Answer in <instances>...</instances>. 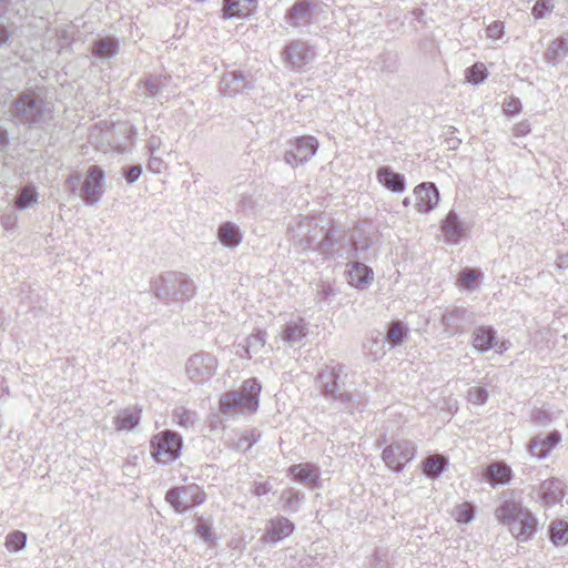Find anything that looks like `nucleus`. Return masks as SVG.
<instances>
[{
  "label": "nucleus",
  "mask_w": 568,
  "mask_h": 568,
  "mask_svg": "<svg viewBox=\"0 0 568 568\" xmlns=\"http://www.w3.org/2000/svg\"><path fill=\"white\" fill-rule=\"evenodd\" d=\"M155 297L166 306L181 307L196 294L194 281L185 273L168 271L152 282Z\"/></svg>",
  "instance_id": "obj_1"
},
{
  "label": "nucleus",
  "mask_w": 568,
  "mask_h": 568,
  "mask_svg": "<svg viewBox=\"0 0 568 568\" xmlns=\"http://www.w3.org/2000/svg\"><path fill=\"white\" fill-rule=\"evenodd\" d=\"M499 523L507 525L510 534L520 542L530 540L537 531L538 521L521 503L505 499L495 509Z\"/></svg>",
  "instance_id": "obj_2"
},
{
  "label": "nucleus",
  "mask_w": 568,
  "mask_h": 568,
  "mask_svg": "<svg viewBox=\"0 0 568 568\" xmlns=\"http://www.w3.org/2000/svg\"><path fill=\"white\" fill-rule=\"evenodd\" d=\"M104 170L99 165H90L84 175L73 171L64 182L65 190L79 196L88 206L97 205L104 194Z\"/></svg>",
  "instance_id": "obj_3"
},
{
  "label": "nucleus",
  "mask_w": 568,
  "mask_h": 568,
  "mask_svg": "<svg viewBox=\"0 0 568 568\" xmlns=\"http://www.w3.org/2000/svg\"><path fill=\"white\" fill-rule=\"evenodd\" d=\"M345 366L342 364L325 365L317 376L316 385L323 397L336 402L349 412L355 407L356 396L346 389L344 378L346 377Z\"/></svg>",
  "instance_id": "obj_4"
},
{
  "label": "nucleus",
  "mask_w": 568,
  "mask_h": 568,
  "mask_svg": "<svg viewBox=\"0 0 568 568\" xmlns=\"http://www.w3.org/2000/svg\"><path fill=\"white\" fill-rule=\"evenodd\" d=\"M262 385L255 377L244 381L236 390L226 392L220 399V410L224 414L256 412L260 406Z\"/></svg>",
  "instance_id": "obj_5"
},
{
  "label": "nucleus",
  "mask_w": 568,
  "mask_h": 568,
  "mask_svg": "<svg viewBox=\"0 0 568 568\" xmlns=\"http://www.w3.org/2000/svg\"><path fill=\"white\" fill-rule=\"evenodd\" d=\"M11 113L20 123L34 124L48 118L51 113V108L50 103L44 99L34 92H28L16 99Z\"/></svg>",
  "instance_id": "obj_6"
},
{
  "label": "nucleus",
  "mask_w": 568,
  "mask_h": 568,
  "mask_svg": "<svg viewBox=\"0 0 568 568\" xmlns=\"http://www.w3.org/2000/svg\"><path fill=\"white\" fill-rule=\"evenodd\" d=\"M182 446V436L173 430L158 433L150 440L151 456L156 463L163 465L178 459Z\"/></svg>",
  "instance_id": "obj_7"
},
{
  "label": "nucleus",
  "mask_w": 568,
  "mask_h": 568,
  "mask_svg": "<svg viewBox=\"0 0 568 568\" xmlns=\"http://www.w3.org/2000/svg\"><path fill=\"white\" fill-rule=\"evenodd\" d=\"M336 233L337 232L333 229L326 230L323 226L314 224L312 239L308 242L305 239H297L295 241V246L302 251H316L325 257H343V253L336 248Z\"/></svg>",
  "instance_id": "obj_8"
},
{
  "label": "nucleus",
  "mask_w": 568,
  "mask_h": 568,
  "mask_svg": "<svg viewBox=\"0 0 568 568\" xmlns=\"http://www.w3.org/2000/svg\"><path fill=\"white\" fill-rule=\"evenodd\" d=\"M417 453V445L410 439H397L388 444L382 452L384 464L396 473L403 471Z\"/></svg>",
  "instance_id": "obj_9"
},
{
  "label": "nucleus",
  "mask_w": 568,
  "mask_h": 568,
  "mask_svg": "<svg viewBox=\"0 0 568 568\" xmlns=\"http://www.w3.org/2000/svg\"><path fill=\"white\" fill-rule=\"evenodd\" d=\"M216 357L207 352L192 354L185 362V374L187 378L197 385L204 384L212 378L217 368Z\"/></svg>",
  "instance_id": "obj_10"
},
{
  "label": "nucleus",
  "mask_w": 568,
  "mask_h": 568,
  "mask_svg": "<svg viewBox=\"0 0 568 568\" xmlns=\"http://www.w3.org/2000/svg\"><path fill=\"white\" fill-rule=\"evenodd\" d=\"M205 498V493L192 485L171 487L165 494V501L179 514L202 505Z\"/></svg>",
  "instance_id": "obj_11"
},
{
  "label": "nucleus",
  "mask_w": 568,
  "mask_h": 568,
  "mask_svg": "<svg viewBox=\"0 0 568 568\" xmlns=\"http://www.w3.org/2000/svg\"><path fill=\"white\" fill-rule=\"evenodd\" d=\"M318 0H297L287 9L284 21L285 23L298 31L303 32L316 20V8Z\"/></svg>",
  "instance_id": "obj_12"
},
{
  "label": "nucleus",
  "mask_w": 568,
  "mask_h": 568,
  "mask_svg": "<svg viewBox=\"0 0 568 568\" xmlns=\"http://www.w3.org/2000/svg\"><path fill=\"white\" fill-rule=\"evenodd\" d=\"M444 332L448 335H457L475 323V314L462 306L447 307L440 316Z\"/></svg>",
  "instance_id": "obj_13"
},
{
  "label": "nucleus",
  "mask_w": 568,
  "mask_h": 568,
  "mask_svg": "<svg viewBox=\"0 0 568 568\" xmlns=\"http://www.w3.org/2000/svg\"><path fill=\"white\" fill-rule=\"evenodd\" d=\"M282 57L287 65L292 69L298 70L314 59L315 51L306 42L293 40L285 45Z\"/></svg>",
  "instance_id": "obj_14"
},
{
  "label": "nucleus",
  "mask_w": 568,
  "mask_h": 568,
  "mask_svg": "<svg viewBox=\"0 0 568 568\" xmlns=\"http://www.w3.org/2000/svg\"><path fill=\"white\" fill-rule=\"evenodd\" d=\"M294 530V523L284 516H276L267 520L265 532L261 539L266 544L275 545L291 536Z\"/></svg>",
  "instance_id": "obj_15"
},
{
  "label": "nucleus",
  "mask_w": 568,
  "mask_h": 568,
  "mask_svg": "<svg viewBox=\"0 0 568 568\" xmlns=\"http://www.w3.org/2000/svg\"><path fill=\"white\" fill-rule=\"evenodd\" d=\"M252 88L251 80L241 71L226 72L220 81V92L225 97H234Z\"/></svg>",
  "instance_id": "obj_16"
},
{
  "label": "nucleus",
  "mask_w": 568,
  "mask_h": 568,
  "mask_svg": "<svg viewBox=\"0 0 568 568\" xmlns=\"http://www.w3.org/2000/svg\"><path fill=\"white\" fill-rule=\"evenodd\" d=\"M416 195L415 207L420 213L432 212L439 202V191L434 183L425 182L414 190Z\"/></svg>",
  "instance_id": "obj_17"
},
{
  "label": "nucleus",
  "mask_w": 568,
  "mask_h": 568,
  "mask_svg": "<svg viewBox=\"0 0 568 568\" xmlns=\"http://www.w3.org/2000/svg\"><path fill=\"white\" fill-rule=\"evenodd\" d=\"M287 475L307 487L314 488L320 485V467L312 463L292 465L287 469Z\"/></svg>",
  "instance_id": "obj_18"
},
{
  "label": "nucleus",
  "mask_w": 568,
  "mask_h": 568,
  "mask_svg": "<svg viewBox=\"0 0 568 568\" xmlns=\"http://www.w3.org/2000/svg\"><path fill=\"white\" fill-rule=\"evenodd\" d=\"M442 231L444 233L445 241L449 244H458L463 239L465 234V225L454 210H450L442 221Z\"/></svg>",
  "instance_id": "obj_19"
},
{
  "label": "nucleus",
  "mask_w": 568,
  "mask_h": 568,
  "mask_svg": "<svg viewBox=\"0 0 568 568\" xmlns=\"http://www.w3.org/2000/svg\"><path fill=\"white\" fill-rule=\"evenodd\" d=\"M565 495V485L558 478H550L542 481L538 487V496L546 506L560 503Z\"/></svg>",
  "instance_id": "obj_20"
},
{
  "label": "nucleus",
  "mask_w": 568,
  "mask_h": 568,
  "mask_svg": "<svg viewBox=\"0 0 568 568\" xmlns=\"http://www.w3.org/2000/svg\"><path fill=\"white\" fill-rule=\"evenodd\" d=\"M377 181L387 190L402 193L406 189L405 176L398 172H395L390 166H381L376 171Z\"/></svg>",
  "instance_id": "obj_21"
},
{
  "label": "nucleus",
  "mask_w": 568,
  "mask_h": 568,
  "mask_svg": "<svg viewBox=\"0 0 568 568\" xmlns=\"http://www.w3.org/2000/svg\"><path fill=\"white\" fill-rule=\"evenodd\" d=\"M473 346L479 353H486L497 347V332L493 326H479L471 335Z\"/></svg>",
  "instance_id": "obj_22"
},
{
  "label": "nucleus",
  "mask_w": 568,
  "mask_h": 568,
  "mask_svg": "<svg viewBox=\"0 0 568 568\" xmlns=\"http://www.w3.org/2000/svg\"><path fill=\"white\" fill-rule=\"evenodd\" d=\"M449 466L448 457L443 454L427 456L420 464L423 474L429 479H438Z\"/></svg>",
  "instance_id": "obj_23"
},
{
  "label": "nucleus",
  "mask_w": 568,
  "mask_h": 568,
  "mask_svg": "<svg viewBox=\"0 0 568 568\" xmlns=\"http://www.w3.org/2000/svg\"><path fill=\"white\" fill-rule=\"evenodd\" d=\"M347 266H349L347 271L348 283L352 286L363 290L373 281L374 273L369 266L357 261L349 263Z\"/></svg>",
  "instance_id": "obj_24"
},
{
  "label": "nucleus",
  "mask_w": 568,
  "mask_h": 568,
  "mask_svg": "<svg viewBox=\"0 0 568 568\" xmlns=\"http://www.w3.org/2000/svg\"><path fill=\"white\" fill-rule=\"evenodd\" d=\"M511 468L505 462H495L487 466L484 470L485 479L493 487L508 484L511 479Z\"/></svg>",
  "instance_id": "obj_25"
},
{
  "label": "nucleus",
  "mask_w": 568,
  "mask_h": 568,
  "mask_svg": "<svg viewBox=\"0 0 568 568\" xmlns=\"http://www.w3.org/2000/svg\"><path fill=\"white\" fill-rule=\"evenodd\" d=\"M408 337V327L400 321H393L387 325L385 335L382 334L381 341L376 344L387 343L389 347L400 346Z\"/></svg>",
  "instance_id": "obj_26"
},
{
  "label": "nucleus",
  "mask_w": 568,
  "mask_h": 568,
  "mask_svg": "<svg viewBox=\"0 0 568 568\" xmlns=\"http://www.w3.org/2000/svg\"><path fill=\"white\" fill-rule=\"evenodd\" d=\"M318 144H291L285 151L284 160L291 166H297L311 159L317 151Z\"/></svg>",
  "instance_id": "obj_27"
},
{
  "label": "nucleus",
  "mask_w": 568,
  "mask_h": 568,
  "mask_svg": "<svg viewBox=\"0 0 568 568\" xmlns=\"http://www.w3.org/2000/svg\"><path fill=\"white\" fill-rule=\"evenodd\" d=\"M266 333L262 329H256L248 335L244 344H239L237 355L241 358H251L253 354H257L265 345Z\"/></svg>",
  "instance_id": "obj_28"
},
{
  "label": "nucleus",
  "mask_w": 568,
  "mask_h": 568,
  "mask_svg": "<svg viewBox=\"0 0 568 568\" xmlns=\"http://www.w3.org/2000/svg\"><path fill=\"white\" fill-rule=\"evenodd\" d=\"M217 239L225 247L234 248L240 245L243 235L235 223L224 222L217 229Z\"/></svg>",
  "instance_id": "obj_29"
},
{
  "label": "nucleus",
  "mask_w": 568,
  "mask_h": 568,
  "mask_svg": "<svg viewBox=\"0 0 568 568\" xmlns=\"http://www.w3.org/2000/svg\"><path fill=\"white\" fill-rule=\"evenodd\" d=\"M307 335V327L304 320L290 322L284 325L281 336L290 345L300 343Z\"/></svg>",
  "instance_id": "obj_30"
},
{
  "label": "nucleus",
  "mask_w": 568,
  "mask_h": 568,
  "mask_svg": "<svg viewBox=\"0 0 568 568\" xmlns=\"http://www.w3.org/2000/svg\"><path fill=\"white\" fill-rule=\"evenodd\" d=\"M568 55V32L554 40L545 52L547 62L557 64V62Z\"/></svg>",
  "instance_id": "obj_31"
},
{
  "label": "nucleus",
  "mask_w": 568,
  "mask_h": 568,
  "mask_svg": "<svg viewBox=\"0 0 568 568\" xmlns=\"http://www.w3.org/2000/svg\"><path fill=\"white\" fill-rule=\"evenodd\" d=\"M549 540L555 546L568 544V523L564 519H555L548 526Z\"/></svg>",
  "instance_id": "obj_32"
},
{
  "label": "nucleus",
  "mask_w": 568,
  "mask_h": 568,
  "mask_svg": "<svg viewBox=\"0 0 568 568\" xmlns=\"http://www.w3.org/2000/svg\"><path fill=\"white\" fill-rule=\"evenodd\" d=\"M118 50H119L118 40L114 38L106 37V38L97 39L94 41L92 53L97 58L108 59V58H112L113 55H115Z\"/></svg>",
  "instance_id": "obj_33"
},
{
  "label": "nucleus",
  "mask_w": 568,
  "mask_h": 568,
  "mask_svg": "<svg viewBox=\"0 0 568 568\" xmlns=\"http://www.w3.org/2000/svg\"><path fill=\"white\" fill-rule=\"evenodd\" d=\"M141 410L126 409L114 418L116 430H133L140 423Z\"/></svg>",
  "instance_id": "obj_34"
},
{
  "label": "nucleus",
  "mask_w": 568,
  "mask_h": 568,
  "mask_svg": "<svg viewBox=\"0 0 568 568\" xmlns=\"http://www.w3.org/2000/svg\"><path fill=\"white\" fill-rule=\"evenodd\" d=\"M303 499L304 494L293 487L285 488L282 490L280 496V501L283 503V508L291 513H297L300 510Z\"/></svg>",
  "instance_id": "obj_35"
},
{
  "label": "nucleus",
  "mask_w": 568,
  "mask_h": 568,
  "mask_svg": "<svg viewBox=\"0 0 568 568\" xmlns=\"http://www.w3.org/2000/svg\"><path fill=\"white\" fill-rule=\"evenodd\" d=\"M38 201V192L34 185H26L18 191L14 205L16 209L22 211L31 207Z\"/></svg>",
  "instance_id": "obj_36"
},
{
  "label": "nucleus",
  "mask_w": 568,
  "mask_h": 568,
  "mask_svg": "<svg viewBox=\"0 0 568 568\" xmlns=\"http://www.w3.org/2000/svg\"><path fill=\"white\" fill-rule=\"evenodd\" d=\"M162 146H164V144H150L148 169L153 173H161L168 165V161L162 158L165 153V151L162 150Z\"/></svg>",
  "instance_id": "obj_37"
},
{
  "label": "nucleus",
  "mask_w": 568,
  "mask_h": 568,
  "mask_svg": "<svg viewBox=\"0 0 568 568\" xmlns=\"http://www.w3.org/2000/svg\"><path fill=\"white\" fill-rule=\"evenodd\" d=\"M476 508L470 503L458 504L454 507L453 516L460 524H469L475 518Z\"/></svg>",
  "instance_id": "obj_38"
},
{
  "label": "nucleus",
  "mask_w": 568,
  "mask_h": 568,
  "mask_svg": "<svg viewBox=\"0 0 568 568\" xmlns=\"http://www.w3.org/2000/svg\"><path fill=\"white\" fill-rule=\"evenodd\" d=\"M27 535L23 531L16 530L6 537V547L13 552H18L26 547Z\"/></svg>",
  "instance_id": "obj_39"
},
{
  "label": "nucleus",
  "mask_w": 568,
  "mask_h": 568,
  "mask_svg": "<svg viewBox=\"0 0 568 568\" xmlns=\"http://www.w3.org/2000/svg\"><path fill=\"white\" fill-rule=\"evenodd\" d=\"M314 220L311 217H304L293 230L294 242L297 239H305L307 242L312 239V232L314 227Z\"/></svg>",
  "instance_id": "obj_40"
},
{
  "label": "nucleus",
  "mask_w": 568,
  "mask_h": 568,
  "mask_svg": "<svg viewBox=\"0 0 568 568\" xmlns=\"http://www.w3.org/2000/svg\"><path fill=\"white\" fill-rule=\"evenodd\" d=\"M173 417L179 426L190 428L194 426V423L196 420V413L189 410L184 407H180L174 410Z\"/></svg>",
  "instance_id": "obj_41"
},
{
  "label": "nucleus",
  "mask_w": 568,
  "mask_h": 568,
  "mask_svg": "<svg viewBox=\"0 0 568 568\" xmlns=\"http://www.w3.org/2000/svg\"><path fill=\"white\" fill-rule=\"evenodd\" d=\"M487 69L484 63H475L466 70V79L468 82L478 84L487 78Z\"/></svg>",
  "instance_id": "obj_42"
},
{
  "label": "nucleus",
  "mask_w": 568,
  "mask_h": 568,
  "mask_svg": "<svg viewBox=\"0 0 568 568\" xmlns=\"http://www.w3.org/2000/svg\"><path fill=\"white\" fill-rule=\"evenodd\" d=\"M546 447L547 446L544 443L542 435L534 436L528 444L529 453L539 459L545 458L549 455Z\"/></svg>",
  "instance_id": "obj_43"
},
{
  "label": "nucleus",
  "mask_w": 568,
  "mask_h": 568,
  "mask_svg": "<svg viewBox=\"0 0 568 568\" xmlns=\"http://www.w3.org/2000/svg\"><path fill=\"white\" fill-rule=\"evenodd\" d=\"M261 437V433L253 428L250 430H245L241 437L239 438L236 446L239 449L243 448L245 450L250 449Z\"/></svg>",
  "instance_id": "obj_44"
},
{
  "label": "nucleus",
  "mask_w": 568,
  "mask_h": 568,
  "mask_svg": "<svg viewBox=\"0 0 568 568\" xmlns=\"http://www.w3.org/2000/svg\"><path fill=\"white\" fill-rule=\"evenodd\" d=\"M467 399L474 405H484L488 399V390L483 386L470 387L467 390Z\"/></svg>",
  "instance_id": "obj_45"
},
{
  "label": "nucleus",
  "mask_w": 568,
  "mask_h": 568,
  "mask_svg": "<svg viewBox=\"0 0 568 568\" xmlns=\"http://www.w3.org/2000/svg\"><path fill=\"white\" fill-rule=\"evenodd\" d=\"M555 0H538L531 9V14L536 19H542L548 16L554 9Z\"/></svg>",
  "instance_id": "obj_46"
},
{
  "label": "nucleus",
  "mask_w": 568,
  "mask_h": 568,
  "mask_svg": "<svg viewBox=\"0 0 568 568\" xmlns=\"http://www.w3.org/2000/svg\"><path fill=\"white\" fill-rule=\"evenodd\" d=\"M162 82L159 78H149L143 84V94L146 97H156L161 91Z\"/></svg>",
  "instance_id": "obj_47"
},
{
  "label": "nucleus",
  "mask_w": 568,
  "mask_h": 568,
  "mask_svg": "<svg viewBox=\"0 0 568 568\" xmlns=\"http://www.w3.org/2000/svg\"><path fill=\"white\" fill-rule=\"evenodd\" d=\"M123 171V178L125 179L128 184H133L136 182L141 174H142V165L135 164V165H126L122 169Z\"/></svg>",
  "instance_id": "obj_48"
},
{
  "label": "nucleus",
  "mask_w": 568,
  "mask_h": 568,
  "mask_svg": "<svg viewBox=\"0 0 568 568\" xmlns=\"http://www.w3.org/2000/svg\"><path fill=\"white\" fill-rule=\"evenodd\" d=\"M478 278L477 272L473 268H465L460 272L458 282L462 287L470 288L473 287L475 281Z\"/></svg>",
  "instance_id": "obj_49"
},
{
  "label": "nucleus",
  "mask_w": 568,
  "mask_h": 568,
  "mask_svg": "<svg viewBox=\"0 0 568 568\" xmlns=\"http://www.w3.org/2000/svg\"><path fill=\"white\" fill-rule=\"evenodd\" d=\"M195 530L196 535L204 541L210 542L213 540L214 534L212 531V526L202 518L199 519Z\"/></svg>",
  "instance_id": "obj_50"
},
{
  "label": "nucleus",
  "mask_w": 568,
  "mask_h": 568,
  "mask_svg": "<svg viewBox=\"0 0 568 568\" xmlns=\"http://www.w3.org/2000/svg\"><path fill=\"white\" fill-rule=\"evenodd\" d=\"M240 4L241 0H224L223 17L233 18L240 16L242 13Z\"/></svg>",
  "instance_id": "obj_51"
},
{
  "label": "nucleus",
  "mask_w": 568,
  "mask_h": 568,
  "mask_svg": "<svg viewBox=\"0 0 568 568\" xmlns=\"http://www.w3.org/2000/svg\"><path fill=\"white\" fill-rule=\"evenodd\" d=\"M544 443L546 444V449L548 454L560 443L561 435L558 430H552L548 433L546 436H542Z\"/></svg>",
  "instance_id": "obj_52"
},
{
  "label": "nucleus",
  "mask_w": 568,
  "mask_h": 568,
  "mask_svg": "<svg viewBox=\"0 0 568 568\" xmlns=\"http://www.w3.org/2000/svg\"><path fill=\"white\" fill-rule=\"evenodd\" d=\"M486 34L490 39H500L504 34V23L500 21H494L487 27Z\"/></svg>",
  "instance_id": "obj_53"
},
{
  "label": "nucleus",
  "mask_w": 568,
  "mask_h": 568,
  "mask_svg": "<svg viewBox=\"0 0 568 568\" xmlns=\"http://www.w3.org/2000/svg\"><path fill=\"white\" fill-rule=\"evenodd\" d=\"M521 102L517 98H510L508 101L504 102L503 109L506 114H517L520 111Z\"/></svg>",
  "instance_id": "obj_54"
},
{
  "label": "nucleus",
  "mask_w": 568,
  "mask_h": 568,
  "mask_svg": "<svg viewBox=\"0 0 568 568\" xmlns=\"http://www.w3.org/2000/svg\"><path fill=\"white\" fill-rule=\"evenodd\" d=\"M272 488H273V486L268 481H264V483L254 481L253 488H252V494L254 496L260 497V496L268 494L272 490Z\"/></svg>",
  "instance_id": "obj_55"
},
{
  "label": "nucleus",
  "mask_w": 568,
  "mask_h": 568,
  "mask_svg": "<svg viewBox=\"0 0 568 568\" xmlns=\"http://www.w3.org/2000/svg\"><path fill=\"white\" fill-rule=\"evenodd\" d=\"M531 418L538 423V424H541V425H546L547 423L550 422V417L548 415L547 412H544L541 409H536L532 412V415H531Z\"/></svg>",
  "instance_id": "obj_56"
},
{
  "label": "nucleus",
  "mask_w": 568,
  "mask_h": 568,
  "mask_svg": "<svg viewBox=\"0 0 568 568\" xmlns=\"http://www.w3.org/2000/svg\"><path fill=\"white\" fill-rule=\"evenodd\" d=\"M514 135L516 138H523L530 132V125L527 122H520L514 126Z\"/></svg>",
  "instance_id": "obj_57"
},
{
  "label": "nucleus",
  "mask_w": 568,
  "mask_h": 568,
  "mask_svg": "<svg viewBox=\"0 0 568 568\" xmlns=\"http://www.w3.org/2000/svg\"><path fill=\"white\" fill-rule=\"evenodd\" d=\"M382 333H377V336L375 338H372L371 346L368 348L369 353L376 354L377 352H383V347L385 344H376V341H381Z\"/></svg>",
  "instance_id": "obj_58"
},
{
  "label": "nucleus",
  "mask_w": 568,
  "mask_h": 568,
  "mask_svg": "<svg viewBox=\"0 0 568 568\" xmlns=\"http://www.w3.org/2000/svg\"><path fill=\"white\" fill-rule=\"evenodd\" d=\"M10 33L8 29L0 24V47L9 40Z\"/></svg>",
  "instance_id": "obj_59"
},
{
  "label": "nucleus",
  "mask_w": 568,
  "mask_h": 568,
  "mask_svg": "<svg viewBox=\"0 0 568 568\" xmlns=\"http://www.w3.org/2000/svg\"><path fill=\"white\" fill-rule=\"evenodd\" d=\"M14 220H16V217L13 215H3L1 217L2 225L6 229L11 227L14 224Z\"/></svg>",
  "instance_id": "obj_60"
},
{
  "label": "nucleus",
  "mask_w": 568,
  "mask_h": 568,
  "mask_svg": "<svg viewBox=\"0 0 568 568\" xmlns=\"http://www.w3.org/2000/svg\"><path fill=\"white\" fill-rule=\"evenodd\" d=\"M290 142H296V143H300V142H317V139H315L313 136H296V138H294V140H291Z\"/></svg>",
  "instance_id": "obj_61"
},
{
  "label": "nucleus",
  "mask_w": 568,
  "mask_h": 568,
  "mask_svg": "<svg viewBox=\"0 0 568 568\" xmlns=\"http://www.w3.org/2000/svg\"><path fill=\"white\" fill-rule=\"evenodd\" d=\"M331 293V287L329 286H324L323 290H322V294L327 296L329 295Z\"/></svg>",
  "instance_id": "obj_62"
},
{
  "label": "nucleus",
  "mask_w": 568,
  "mask_h": 568,
  "mask_svg": "<svg viewBox=\"0 0 568 568\" xmlns=\"http://www.w3.org/2000/svg\"><path fill=\"white\" fill-rule=\"evenodd\" d=\"M4 327L3 312L0 310V329Z\"/></svg>",
  "instance_id": "obj_63"
},
{
  "label": "nucleus",
  "mask_w": 568,
  "mask_h": 568,
  "mask_svg": "<svg viewBox=\"0 0 568 568\" xmlns=\"http://www.w3.org/2000/svg\"><path fill=\"white\" fill-rule=\"evenodd\" d=\"M8 142V138L4 132H0V143Z\"/></svg>",
  "instance_id": "obj_64"
}]
</instances>
